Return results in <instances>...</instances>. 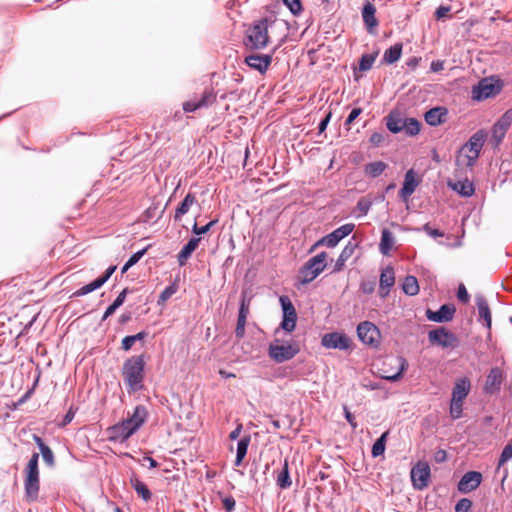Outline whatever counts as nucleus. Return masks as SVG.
<instances>
[{"label":"nucleus","mask_w":512,"mask_h":512,"mask_svg":"<svg viewBox=\"0 0 512 512\" xmlns=\"http://www.w3.org/2000/svg\"><path fill=\"white\" fill-rule=\"evenodd\" d=\"M326 258L327 253L323 251L308 259V261L305 262L304 265L306 266L307 270L311 269L314 272L319 271L320 275L326 268Z\"/></svg>","instance_id":"33"},{"label":"nucleus","mask_w":512,"mask_h":512,"mask_svg":"<svg viewBox=\"0 0 512 512\" xmlns=\"http://www.w3.org/2000/svg\"><path fill=\"white\" fill-rule=\"evenodd\" d=\"M472 507V501L468 498L460 499L455 505V512H469Z\"/></svg>","instance_id":"57"},{"label":"nucleus","mask_w":512,"mask_h":512,"mask_svg":"<svg viewBox=\"0 0 512 512\" xmlns=\"http://www.w3.org/2000/svg\"><path fill=\"white\" fill-rule=\"evenodd\" d=\"M456 308L453 304H443L437 311L427 309L426 318L435 323H446L453 319Z\"/></svg>","instance_id":"17"},{"label":"nucleus","mask_w":512,"mask_h":512,"mask_svg":"<svg viewBox=\"0 0 512 512\" xmlns=\"http://www.w3.org/2000/svg\"><path fill=\"white\" fill-rule=\"evenodd\" d=\"M463 412V402L451 399L450 401V416L453 420L459 419L462 417Z\"/></svg>","instance_id":"51"},{"label":"nucleus","mask_w":512,"mask_h":512,"mask_svg":"<svg viewBox=\"0 0 512 512\" xmlns=\"http://www.w3.org/2000/svg\"><path fill=\"white\" fill-rule=\"evenodd\" d=\"M398 362H399L398 370L394 374L382 375L381 376L382 379L390 381V382H396V381L400 380L403 377V373L406 370L408 364H407L406 359L403 358V357H399L398 358Z\"/></svg>","instance_id":"43"},{"label":"nucleus","mask_w":512,"mask_h":512,"mask_svg":"<svg viewBox=\"0 0 512 512\" xmlns=\"http://www.w3.org/2000/svg\"><path fill=\"white\" fill-rule=\"evenodd\" d=\"M136 432L137 431L123 419L107 429L108 441L122 444Z\"/></svg>","instance_id":"12"},{"label":"nucleus","mask_w":512,"mask_h":512,"mask_svg":"<svg viewBox=\"0 0 512 512\" xmlns=\"http://www.w3.org/2000/svg\"><path fill=\"white\" fill-rule=\"evenodd\" d=\"M394 244H395V237H394L393 233L387 228L382 229L380 243H379L380 253L384 256L389 255Z\"/></svg>","instance_id":"31"},{"label":"nucleus","mask_w":512,"mask_h":512,"mask_svg":"<svg viewBox=\"0 0 512 512\" xmlns=\"http://www.w3.org/2000/svg\"><path fill=\"white\" fill-rule=\"evenodd\" d=\"M475 303L478 310V322H482L483 326L488 330V335H490L492 317L491 310L487 299L482 294H477L475 296Z\"/></svg>","instance_id":"19"},{"label":"nucleus","mask_w":512,"mask_h":512,"mask_svg":"<svg viewBox=\"0 0 512 512\" xmlns=\"http://www.w3.org/2000/svg\"><path fill=\"white\" fill-rule=\"evenodd\" d=\"M130 484L132 488L136 491L138 496L142 498L143 501L148 502L152 498V492L148 488V486L142 482L136 475H132L130 477Z\"/></svg>","instance_id":"32"},{"label":"nucleus","mask_w":512,"mask_h":512,"mask_svg":"<svg viewBox=\"0 0 512 512\" xmlns=\"http://www.w3.org/2000/svg\"><path fill=\"white\" fill-rule=\"evenodd\" d=\"M456 295L457 299L464 304H467L470 301V295L463 283L459 284Z\"/></svg>","instance_id":"58"},{"label":"nucleus","mask_w":512,"mask_h":512,"mask_svg":"<svg viewBox=\"0 0 512 512\" xmlns=\"http://www.w3.org/2000/svg\"><path fill=\"white\" fill-rule=\"evenodd\" d=\"M102 285L100 284V280H93L92 282L82 286L81 288H79L78 290H76L72 295L71 297H81V296H84V295H87L99 288H101Z\"/></svg>","instance_id":"44"},{"label":"nucleus","mask_w":512,"mask_h":512,"mask_svg":"<svg viewBox=\"0 0 512 512\" xmlns=\"http://www.w3.org/2000/svg\"><path fill=\"white\" fill-rule=\"evenodd\" d=\"M395 284V273L392 266H387L382 270L379 279V295L382 298L388 296L390 289Z\"/></svg>","instance_id":"24"},{"label":"nucleus","mask_w":512,"mask_h":512,"mask_svg":"<svg viewBox=\"0 0 512 512\" xmlns=\"http://www.w3.org/2000/svg\"><path fill=\"white\" fill-rule=\"evenodd\" d=\"M321 344L326 349L348 350L352 346V341L343 332H331L322 337Z\"/></svg>","instance_id":"13"},{"label":"nucleus","mask_w":512,"mask_h":512,"mask_svg":"<svg viewBox=\"0 0 512 512\" xmlns=\"http://www.w3.org/2000/svg\"><path fill=\"white\" fill-rule=\"evenodd\" d=\"M470 389L471 382L467 377L458 378L455 381L454 387L452 389L451 399L463 402L464 399L468 396Z\"/></svg>","instance_id":"27"},{"label":"nucleus","mask_w":512,"mask_h":512,"mask_svg":"<svg viewBox=\"0 0 512 512\" xmlns=\"http://www.w3.org/2000/svg\"><path fill=\"white\" fill-rule=\"evenodd\" d=\"M361 15L367 32L370 34H375L379 23L376 18V8L374 4L369 1L365 2L361 11Z\"/></svg>","instance_id":"22"},{"label":"nucleus","mask_w":512,"mask_h":512,"mask_svg":"<svg viewBox=\"0 0 512 512\" xmlns=\"http://www.w3.org/2000/svg\"><path fill=\"white\" fill-rule=\"evenodd\" d=\"M430 466L425 461H418L410 471L412 486L415 490L421 491L425 489L430 481Z\"/></svg>","instance_id":"9"},{"label":"nucleus","mask_w":512,"mask_h":512,"mask_svg":"<svg viewBox=\"0 0 512 512\" xmlns=\"http://www.w3.org/2000/svg\"><path fill=\"white\" fill-rule=\"evenodd\" d=\"M448 109L444 106H436L424 113L425 122L432 127L439 126L446 122Z\"/></svg>","instance_id":"23"},{"label":"nucleus","mask_w":512,"mask_h":512,"mask_svg":"<svg viewBox=\"0 0 512 512\" xmlns=\"http://www.w3.org/2000/svg\"><path fill=\"white\" fill-rule=\"evenodd\" d=\"M194 204H197L196 195L192 192L187 193L186 196L177 205V207L175 209L174 221L175 222L181 221L182 217L189 212L190 208Z\"/></svg>","instance_id":"28"},{"label":"nucleus","mask_w":512,"mask_h":512,"mask_svg":"<svg viewBox=\"0 0 512 512\" xmlns=\"http://www.w3.org/2000/svg\"><path fill=\"white\" fill-rule=\"evenodd\" d=\"M414 231L416 232H425L428 236L434 238V239H438V238H443L445 236L444 232L437 229V228H433L430 223H426L424 224L422 227H417V228H413Z\"/></svg>","instance_id":"47"},{"label":"nucleus","mask_w":512,"mask_h":512,"mask_svg":"<svg viewBox=\"0 0 512 512\" xmlns=\"http://www.w3.org/2000/svg\"><path fill=\"white\" fill-rule=\"evenodd\" d=\"M403 121L399 113L391 111L386 117V127L392 134H397L403 131Z\"/></svg>","instance_id":"35"},{"label":"nucleus","mask_w":512,"mask_h":512,"mask_svg":"<svg viewBox=\"0 0 512 512\" xmlns=\"http://www.w3.org/2000/svg\"><path fill=\"white\" fill-rule=\"evenodd\" d=\"M278 339L269 344L268 355L276 363H283L291 360L300 351L297 344L278 345Z\"/></svg>","instance_id":"8"},{"label":"nucleus","mask_w":512,"mask_h":512,"mask_svg":"<svg viewBox=\"0 0 512 512\" xmlns=\"http://www.w3.org/2000/svg\"><path fill=\"white\" fill-rule=\"evenodd\" d=\"M503 88L501 79L494 76L481 79L472 87L471 98L473 101L481 102L498 95Z\"/></svg>","instance_id":"5"},{"label":"nucleus","mask_w":512,"mask_h":512,"mask_svg":"<svg viewBox=\"0 0 512 512\" xmlns=\"http://www.w3.org/2000/svg\"><path fill=\"white\" fill-rule=\"evenodd\" d=\"M300 274L303 276L302 280H301V283L302 284H308L310 282H312L314 279L317 278V276L319 275V271L317 272H314L313 270L311 269H306V266L303 265L300 269Z\"/></svg>","instance_id":"54"},{"label":"nucleus","mask_w":512,"mask_h":512,"mask_svg":"<svg viewBox=\"0 0 512 512\" xmlns=\"http://www.w3.org/2000/svg\"><path fill=\"white\" fill-rule=\"evenodd\" d=\"M32 438L37 447L39 448L41 455H44L52 450L48 445H46V443L39 435L33 434Z\"/></svg>","instance_id":"60"},{"label":"nucleus","mask_w":512,"mask_h":512,"mask_svg":"<svg viewBox=\"0 0 512 512\" xmlns=\"http://www.w3.org/2000/svg\"><path fill=\"white\" fill-rule=\"evenodd\" d=\"M78 411V407L71 405L67 411V413L64 415L62 421L58 424L59 427L63 428L66 427L68 424L72 422V420L75 417V414Z\"/></svg>","instance_id":"56"},{"label":"nucleus","mask_w":512,"mask_h":512,"mask_svg":"<svg viewBox=\"0 0 512 512\" xmlns=\"http://www.w3.org/2000/svg\"><path fill=\"white\" fill-rule=\"evenodd\" d=\"M512 459V444L508 443L502 450L498 459V468Z\"/></svg>","instance_id":"55"},{"label":"nucleus","mask_w":512,"mask_h":512,"mask_svg":"<svg viewBox=\"0 0 512 512\" xmlns=\"http://www.w3.org/2000/svg\"><path fill=\"white\" fill-rule=\"evenodd\" d=\"M268 28V18L263 17L254 21L252 26L247 30L243 40L245 47L250 50L264 49L270 40Z\"/></svg>","instance_id":"3"},{"label":"nucleus","mask_w":512,"mask_h":512,"mask_svg":"<svg viewBox=\"0 0 512 512\" xmlns=\"http://www.w3.org/2000/svg\"><path fill=\"white\" fill-rule=\"evenodd\" d=\"M177 289L178 285L174 281L173 283L165 287V289L160 293L157 303L160 305L169 300L177 292Z\"/></svg>","instance_id":"49"},{"label":"nucleus","mask_w":512,"mask_h":512,"mask_svg":"<svg viewBox=\"0 0 512 512\" xmlns=\"http://www.w3.org/2000/svg\"><path fill=\"white\" fill-rule=\"evenodd\" d=\"M250 302L251 299L243 292L239 303L238 318L235 328V337L237 339H242L245 336V326L249 314Z\"/></svg>","instance_id":"15"},{"label":"nucleus","mask_w":512,"mask_h":512,"mask_svg":"<svg viewBox=\"0 0 512 512\" xmlns=\"http://www.w3.org/2000/svg\"><path fill=\"white\" fill-rule=\"evenodd\" d=\"M372 201L367 199V198H360L356 204V210L359 211V214L357 215V217H363V216H366L367 213L369 212L371 206H372Z\"/></svg>","instance_id":"52"},{"label":"nucleus","mask_w":512,"mask_h":512,"mask_svg":"<svg viewBox=\"0 0 512 512\" xmlns=\"http://www.w3.org/2000/svg\"><path fill=\"white\" fill-rule=\"evenodd\" d=\"M358 246L359 242L355 236H352L339 254L332 269V273L340 272L343 270L345 262L353 255Z\"/></svg>","instance_id":"21"},{"label":"nucleus","mask_w":512,"mask_h":512,"mask_svg":"<svg viewBox=\"0 0 512 512\" xmlns=\"http://www.w3.org/2000/svg\"><path fill=\"white\" fill-rule=\"evenodd\" d=\"M218 222H219V219L215 218L203 226H198L197 222L195 221L194 224L192 225L191 231L193 234L200 236V235L208 233L210 231V229L212 227H214Z\"/></svg>","instance_id":"48"},{"label":"nucleus","mask_w":512,"mask_h":512,"mask_svg":"<svg viewBox=\"0 0 512 512\" xmlns=\"http://www.w3.org/2000/svg\"><path fill=\"white\" fill-rule=\"evenodd\" d=\"M389 436V431L383 432L380 437L373 443L371 454L372 457L377 458L379 456H382L386 449V442L387 438Z\"/></svg>","instance_id":"41"},{"label":"nucleus","mask_w":512,"mask_h":512,"mask_svg":"<svg viewBox=\"0 0 512 512\" xmlns=\"http://www.w3.org/2000/svg\"><path fill=\"white\" fill-rule=\"evenodd\" d=\"M503 380V370L499 367L491 368L486 376L485 384L483 387L484 393L488 395L499 393Z\"/></svg>","instance_id":"16"},{"label":"nucleus","mask_w":512,"mask_h":512,"mask_svg":"<svg viewBox=\"0 0 512 512\" xmlns=\"http://www.w3.org/2000/svg\"><path fill=\"white\" fill-rule=\"evenodd\" d=\"M421 180L414 169H409L404 176L403 186L400 189L399 197L402 201L407 202L414 193Z\"/></svg>","instance_id":"18"},{"label":"nucleus","mask_w":512,"mask_h":512,"mask_svg":"<svg viewBox=\"0 0 512 512\" xmlns=\"http://www.w3.org/2000/svg\"><path fill=\"white\" fill-rule=\"evenodd\" d=\"M354 228L355 225L353 223H346L336 228L331 233L327 234L326 239L329 241L328 247H336L342 239L349 236L353 232Z\"/></svg>","instance_id":"25"},{"label":"nucleus","mask_w":512,"mask_h":512,"mask_svg":"<svg viewBox=\"0 0 512 512\" xmlns=\"http://www.w3.org/2000/svg\"><path fill=\"white\" fill-rule=\"evenodd\" d=\"M487 133L484 129L476 131L468 141L460 148L459 154L466 159V166L472 168L480 156V152L486 141Z\"/></svg>","instance_id":"4"},{"label":"nucleus","mask_w":512,"mask_h":512,"mask_svg":"<svg viewBox=\"0 0 512 512\" xmlns=\"http://www.w3.org/2000/svg\"><path fill=\"white\" fill-rule=\"evenodd\" d=\"M370 143L376 147L381 146L385 142V135L383 132H374L370 136Z\"/></svg>","instance_id":"62"},{"label":"nucleus","mask_w":512,"mask_h":512,"mask_svg":"<svg viewBox=\"0 0 512 512\" xmlns=\"http://www.w3.org/2000/svg\"><path fill=\"white\" fill-rule=\"evenodd\" d=\"M148 418V410L142 405H136L133 413L129 415L125 420L127 424H130L136 431L146 422Z\"/></svg>","instance_id":"26"},{"label":"nucleus","mask_w":512,"mask_h":512,"mask_svg":"<svg viewBox=\"0 0 512 512\" xmlns=\"http://www.w3.org/2000/svg\"><path fill=\"white\" fill-rule=\"evenodd\" d=\"M222 504L226 512H232L235 509L236 501L232 496H226L222 499Z\"/></svg>","instance_id":"64"},{"label":"nucleus","mask_w":512,"mask_h":512,"mask_svg":"<svg viewBox=\"0 0 512 512\" xmlns=\"http://www.w3.org/2000/svg\"><path fill=\"white\" fill-rule=\"evenodd\" d=\"M145 366L143 354L131 356L124 361L122 376L129 393H135L144 388Z\"/></svg>","instance_id":"1"},{"label":"nucleus","mask_w":512,"mask_h":512,"mask_svg":"<svg viewBox=\"0 0 512 512\" xmlns=\"http://www.w3.org/2000/svg\"><path fill=\"white\" fill-rule=\"evenodd\" d=\"M402 290L408 296H415L419 293L418 280L413 275H407L402 282Z\"/></svg>","instance_id":"39"},{"label":"nucleus","mask_w":512,"mask_h":512,"mask_svg":"<svg viewBox=\"0 0 512 512\" xmlns=\"http://www.w3.org/2000/svg\"><path fill=\"white\" fill-rule=\"evenodd\" d=\"M276 49L272 51L270 54H250L247 55L244 59V63L253 70L258 71L261 75H264L273 60V53Z\"/></svg>","instance_id":"14"},{"label":"nucleus","mask_w":512,"mask_h":512,"mask_svg":"<svg viewBox=\"0 0 512 512\" xmlns=\"http://www.w3.org/2000/svg\"><path fill=\"white\" fill-rule=\"evenodd\" d=\"M116 269H117L116 265H111L105 270L103 275H101L100 277H98L96 279L100 280V284L103 286L110 279V277L113 275V273L116 271Z\"/></svg>","instance_id":"63"},{"label":"nucleus","mask_w":512,"mask_h":512,"mask_svg":"<svg viewBox=\"0 0 512 512\" xmlns=\"http://www.w3.org/2000/svg\"><path fill=\"white\" fill-rule=\"evenodd\" d=\"M32 438L37 447L39 448L41 455H44L52 450L48 445H46V443L39 435L33 434Z\"/></svg>","instance_id":"59"},{"label":"nucleus","mask_w":512,"mask_h":512,"mask_svg":"<svg viewBox=\"0 0 512 512\" xmlns=\"http://www.w3.org/2000/svg\"><path fill=\"white\" fill-rule=\"evenodd\" d=\"M164 213V209L159 211V204L158 203H152L143 213V222H156L158 219L161 218L162 214Z\"/></svg>","instance_id":"42"},{"label":"nucleus","mask_w":512,"mask_h":512,"mask_svg":"<svg viewBox=\"0 0 512 512\" xmlns=\"http://www.w3.org/2000/svg\"><path fill=\"white\" fill-rule=\"evenodd\" d=\"M495 123L508 131L512 125V109L506 110Z\"/></svg>","instance_id":"53"},{"label":"nucleus","mask_w":512,"mask_h":512,"mask_svg":"<svg viewBox=\"0 0 512 512\" xmlns=\"http://www.w3.org/2000/svg\"><path fill=\"white\" fill-rule=\"evenodd\" d=\"M150 245L146 246L145 248L133 253L129 259L127 260L129 264H131V266H134L135 264H137L140 259L146 254L147 250L149 249Z\"/></svg>","instance_id":"61"},{"label":"nucleus","mask_w":512,"mask_h":512,"mask_svg":"<svg viewBox=\"0 0 512 512\" xmlns=\"http://www.w3.org/2000/svg\"><path fill=\"white\" fill-rule=\"evenodd\" d=\"M403 45L402 43H395L385 50L382 62L388 65L396 63L402 55Z\"/></svg>","instance_id":"34"},{"label":"nucleus","mask_w":512,"mask_h":512,"mask_svg":"<svg viewBox=\"0 0 512 512\" xmlns=\"http://www.w3.org/2000/svg\"><path fill=\"white\" fill-rule=\"evenodd\" d=\"M377 55V52L363 54L359 60V70L363 72L370 70L376 60Z\"/></svg>","instance_id":"45"},{"label":"nucleus","mask_w":512,"mask_h":512,"mask_svg":"<svg viewBox=\"0 0 512 512\" xmlns=\"http://www.w3.org/2000/svg\"><path fill=\"white\" fill-rule=\"evenodd\" d=\"M216 102V93L212 88H206L199 97H193L182 104L186 113L195 112L201 108H208Z\"/></svg>","instance_id":"10"},{"label":"nucleus","mask_w":512,"mask_h":512,"mask_svg":"<svg viewBox=\"0 0 512 512\" xmlns=\"http://www.w3.org/2000/svg\"><path fill=\"white\" fill-rule=\"evenodd\" d=\"M428 341L431 345L441 347L442 349H456L460 345V340L456 334L444 326L430 330L428 332Z\"/></svg>","instance_id":"6"},{"label":"nucleus","mask_w":512,"mask_h":512,"mask_svg":"<svg viewBox=\"0 0 512 512\" xmlns=\"http://www.w3.org/2000/svg\"><path fill=\"white\" fill-rule=\"evenodd\" d=\"M482 474L478 471L466 472L458 482L457 488L461 493H469L475 490L482 482Z\"/></svg>","instance_id":"20"},{"label":"nucleus","mask_w":512,"mask_h":512,"mask_svg":"<svg viewBox=\"0 0 512 512\" xmlns=\"http://www.w3.org/2000/svg\"><path fill=\"white\" fill-rule=\"evenodd\" d=\"M201 241L200 237H191L188 242L182 247L177 255V260L180 266L186 264L187 260L191 257L193 252L198 247Z\"/></svg>","instance_id":"29"},{"label":"nucleus","mask_w":512,"mask_h":512,"mask_svg":"<svg viewBox=\"0 0 512 512\" xmlns=\"http://www.w3.org/2000/svg\"><path fill=\"white\" fill-rule=\"evenodd\" d=\"M276 484L280 489H288L292 484L287 460L284 461L283 467L277 475Z\"/></svg>","instance_id":"38"},{"label":"nucleus","mask_w":512,"mask_h":512,"mask_svg":"<svg viewBox=\"0 0 512 512\" xmlns=\"http://www.w3.org/2000/svg\"><path fill=\"white\" fill-rule=\"evenodd\" d=\"M452 189L463 197H471L475 192V187L468 179L455 182L451 185Z\"/></svg>","instance_id":"36"},{"label":"nucleus","mask_w":512,"mask_h":512,"mask_svg":"<svg viewBox=\"0 0 512 512\" xmlns=\"http://www.w3.org/2000/svg\"><path fill=\"white\" fill-rule=\"evenodd\" d=\"M40 492L39 453L34 452L24 468V497L28 503L38 501Z\"/></svg>","instance_id":"2"},{"label":"nucleus","mask_w":512,"mask_h":512,"mask_svg":"<svg viewBox=\"0 0 512 512\" xmlns=\"http://www.w3.org/2000/svg\"><path fill=\"white\" fill-rule=\"evenodd\" d=\"M387 168V164L383 161H375L367 163L364 166L365 174L370 178L379 177Z\"/></svg>","instance_id":"37"},{"label":"nucleus","mask_w":512,"mask_h":512,"mask_svg":"<svg viewBox=\"0 0 512 512\" xmlns=\"http://www.w3.org/2000/svg\"><path fill=\"white\" fill-rule=\"evenodd\" d=\"M292 15L299 16L303 11L301 0H282Z\"/></svg>","instance_id":"50"},{"label":"nucleus","mask_w":512,"mask_h":512,"mask_svg":"<svg viewBox=\"0 0 512 512\" xmlns=\"http://www.w3.org/2000/svg\"><path fill=\"white\" fill-rule=\"evenodd\" d=\"M279 303L282 310V320L280 328L287 333H291L296 328L297 323V312L296 309L287 295H281L279 297Z\"/></svg>","instance_id":"7"},{"label":"nucleus","mask_w":512,"mask_h":512,"mask_svg":"<svg viewBox=\"0 0 512 512\" xmlns=\"http://www.w3.org/2000/svg\"><path fill=\"white\" fill-rule=\"evenodd\" d=\"M357 335L363 344L371 347H377L380 344V331L378 327L370 321H363L358 324Z\"/></svg>","instance_id":"11"},{"label":"nucleus","mask_w":512,"mask_h":512,"mask_svg":"<svg viewBox=\"0 0 512 512\" xmlns=\"http://www.w3.org/2000/svg\"><path fill=\"white\" fill-rule=\"evenodd\" d=\"M492 141L495 148L499 147V145L502 143L503 139L506 136L507 130L501 127V125H497L496 123L493 124L492 129Z\"/></svg>","instance_id":"46"},{"label":"nucleus","mask_w":512,"mask_h":512,"mask_svg":"<svg viewBox=\"0 0 512 512\" xmlns=\"http://www.w3.org/2000/svg\"><path fill=\"white\" fill-rule=\"evenodd\" d=\"M421 122L416 118H405L403 121V131L407 136L414 137L420 133Z\"/></svg>","instance_id":"40"},{"label":"nucleus","mask_w":512,"mask_h":512,"mask_svg":"<svg viewBox=\"0 0 512 512\" xmlns=\"http://www.w3.org/2000/svg\"><path fill=\"white\" fill-rule=\"evenodd\" d=\"M250 442H251V435L250 434H246L244 435L237 443V449H236V457H235V460H234V466L235 467H239L242 465L246 455H247V452H248V448H249V445H250Z\"/></svg>","instance_id":"30"}]
</instances>
